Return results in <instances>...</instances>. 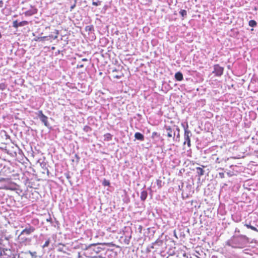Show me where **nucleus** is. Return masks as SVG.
I'll list each match as a JSON object with an SVG mask.
<instances>
[{"instance_id":"3c124183","label":"nucleus","mask_w":258,"mask_h":258,"mask_svg":"<svg viewBox=\"0 0 258 258\" xmlns=\"http://www.w3.org/2000/svg\"><path fill=\"white\" fill-rule=\"evenodd\" d=\"M216 156V155H212V158H213V160H214V159H215V157Z\"/></svg>"},{"instance_id":"a19ab883","label":"nucleus","mask_w":258,"mask_h":258,"mask_svg":"<svg viewBox=\"0 0 258 258\" xmlns=\"http://www.w3.org/2000/svg\"><path fill=\"white\" fill-rule=\"evenodd\" d=\"M240 230L239 229H238V228H236L235 229V231H234V234H240Z\"/></svg>"},{"instance_id":"6ab92c4d","label":"nucleus","mask_w":258,"mask_h":258,"mask_svg":"<svg viewBox=\"0 0 258 258\" xmlns=\"http://www.w3.org/2000/svg\"><path fill=\"white\" fill-rule=\"evenodd\" d=\"M37 9H32L31 10H28L24 13L26 16H31L37 13Z\"/></svg>"},{"instance_id":"09e8293b","label":"nucleus","mask_w":258,"mask_h":258,"mask_svg":"<svg viewBox=\"0 0 258 258\" xmlns=\"http://www.w3.org/2000/svg\"><path fill=\"white\" fill-rule=\"evenodd\" d=\"M46 221L48 222H51V217H49V219H46Z\"/></svg>"},{"instance_id":"13d9d810","label":"nucleus","mask_w":258,"mask_h":258,"mask_svg":"<svg viewBox=\"0 0 258 258\" xmlns=\"http://www.w3.org/2000/svg\"><path fill=\"white\" fill-rule=\"evenodd\" d=\"M102 74V73L101 72H100V73H99V75H101Z\"/></svg>"},{"instance_id":"de8ad7c7","label":"nucleus","mask_w":258,"mask_h":258,"mask_svg":"<svg viewBox=\"0 0 258 258\" xmlns=\"http://www.w3.org/2000/svg\"><path fill=\"white\" fill-rule=\"evenodd\" d=\"M227 174L228 175V176H231L233 175L232 174H231L230 172H227Z\"/></svg>"},{"instance_id":"4d7b16f0","label":"nucleus","mask_w":258,"mask_h":258,"mask_svg":"<svg viewBox=\"0 0 258 258\" xmlns=\"http://www.w3.org/2000/svg\"><path fill=\"white\" fill-rule=\"evenodd\" d=\"M139 229H140L141 230L142 229V226H140Z\"/></svg>"},{"instance_id":"1a4fd4ad","label":"nucleus","mask_w":258,"mask_h":258,"mask_svg":"<svg viewBox=\"0 0 258 258\" xmlns=\"http://www.w3.org/2000/svg\"><path fill=\"white\" fill-rule=\"evenodd\" d=\"M92 234L90 230L87 229L84 231L83 234L82 235V243L92 242Z\"/></svg>"},{"instance_id":"c03bdc74","label":"nucleus","mask_w":258,"mask_h":258,"mask_svg":"<svg viewBox=\"0 0 258 258\" xmlns=\"http://www.w3.org/2000/svg\"><path fill=\"white\" fill-rule=\"evenodd\" d=\"M131 238V236L128 237V239H126V238L125 239L124 241H125V243H126V244L129 243L130 240Z\"/></svg>"},{"instance_id":"4468645a","label":"nucleus","mask_w":258,"mask_h":258,"mask_svg":"<svg viewBox=\"0 0 258 258\" xmlns=\"http://www.w3.org/2000/svg\"><path fill=\"white\" fill-rule=\"evenodd\" d=\"M38 116L40 119L41 121L44 123L45 126H48V117L43 113L42 110H40L38 111Z\"/></svg>"},{"instance_id":"aec40b11","label":"nucleus","mask_w":258,"mask_h":258,"mask_svg":"<svg viewBox=\"0 0 258 258\" xmlns=\"http://www.w3.org/2000/svg\"><path fill=\"white\" fill-rule=\"evenodd\" d=\"M148 196V192L145 190H143L141 192L140 199L141 201L144 202L146 200Z\"/></svg>"},{"instance_id":"39448f33","label":"nucleus","mask_w":258,"mask_h":258,"mask_svg":"<svg viewBox=\"0 0 258 258\" xmlns=\"http://www.w3.org/2000/svg\"><path fill=\"white\" fill-rule=\"evenodd\" d=\"M35 230V228L32 226H29V227L26 228L25 229H23L22 232H21L20 234L18 236V239L20 240L22 242H24L27 241L28 239L27 238L23 237V235L24 234L26 235H30L32 233L34 232Z\"/></svg>"},{"instance_id":"c85d7f7f","label":"nucleus","mask_w":258,"mask_h":258,"mask_svg":"<svg viewBox=\"0 0 258 258\" xmlns=\"http://www.w3.org/2000/svg\"><path fill=\"white\" fill-rule=\"evenodd\" d=\"M104 140L105 141H110L112 140V135L110 133H106L104 135Z\"/></svg>"},{"instance_id":"7c9ffc66","label":"nucleus","mask_w":258,"mask_h":258,"mask_svg":"<svg viewBox=\"0 0 258 258\" xmlns=\"http://www.w3.org/2000/svg\"><path fill=\"white\" fill-rule=\"evenodd\" d=\"M163 243V240L158 238L154 242H153V245H158L159 246H161L162 245Z\"/></svg>"},{"instance_id":"a878e982","label":"nucleus","mask_w":258,"mask_h":258,"mask_svg":"<svg viewBox=\"0 0 258 258\" xmlns=\"http://www.w3.org/2000/svg\"><path fill=\"white\" fill-rule=\"evenodd\" d=\"M161 137L160 135L156 132H154L152 134L151 138L154 141H156V139H160Z\"/></svg>"},{"instance_id":"dca6fc26","label":"nucleus","mask_w":258,"mask_h":258,"mask_svg":"<svg viewBox=\"0 0 258 258\" xmlns=\"http://www.w3.org/2000/svg\"><path fill=\"white\" fill-rule=\"evenodd\" d=\"M51 36H43V37H38L35 38H34V40L35 41H49L50 40Z\"/></svg>"},{"instance_id":"f704fd0d","label":"nucleus","mask_w":258,"mask_h":258,"mask_svg":"<svg viewBox=\"0 0 258 258\" xmlns=\"http://www.w3.org/2000/svg\"><path fill=\"white\" fill-rule=\"evenodd\" d=\"M248 25L250 27H254L256 26L257 23L255 20H251L249 21Z\"/></svg>"},{"instance_id":"0eeeda50","label":"nucleus","mask_w":258,"mask_h":258,"mask_svg":"<svg viewBox=\"0 0 258 258\" xmlns=\"http://www.w3.org/2000/svg\"><path fill=\"white\" fill-rule=\"evenodd\" d=\"M182 125L183 127L184 130V144H187L188 147H190L191 146L190 144V137L191 136V133L188 130V126L187 123L186 125H184L183 123H182Z\"/></svg>"},{"instance_id":"423d86ee","label":"nucleus","mask_w":258,"mask_h":258,"mask_svg":"<svg viewBox=\"0 0 258 258\" xmlns=\"http://www.w3.org/2000/svg\"><path fill=\"white\" fill-rule=\"evenodd\" d=\"M165 131L163 135L166 136L168 138H172L173 141L174 142L175 132L177 130V126L173 125L172 126L165 125Z\"/></svg>"},{"instance_id":"ddd939ff","label":"nucleus","mask_w":258,"mask_h":258,"mask_svg":"<svg viewBox=\"0 0 258 258\" xmlns=\"http://www.w3.org/2000/svg\"><path fill=\"white\" fill-rule=\"evenodd\" d=\"M0 258H13V254L10 249L1 251Z\"/></svg>"},{"instance_id":"473e14b6","label":"nucleus","mask_w":258,"mask_h":258,"mask_svg":"<svg viewBox=\"0 0 258 258\" xmlns=\"http://www.w3.org/2000/svg\"><path fill=\"white\" fill-rule=\"evenodd\" d=\"M83 131L88 133V135H89V134L91 133L92 130L90 126L85 125L83 128Z\"/></svg>"},{"instance_id":"c756f323","label":"nucleus","mask_w":258,"mask_h":258,"mask_svg":"<svg viewBox=\"0 0 258 258\" xmlns=\"http://www.w3.org/2000/svg\"><path fill=\"white\" fill-rule=\"evenodd\" d=\"M227 160V159H224L223 158H221L217 157L215 159V162L216 163H219V164L222 163H226Z\"/></svg>"},{"instance_id":"052dcab7","label":"nucleus","mask_w":258,"mask_h":258,"mask_svg":"<svg viewBox=\"0 0 258 258\" xmlns=\"http://www.w3.org/2000/svg\"><path fill=\"white\" fill-rule=\"evenodd\" d=\"M2 37V35L0 33V38Z\"/></svg>"},{"instance_id":"e2e57ef3","label":"nucleus","mask_w":258,"mask_h":258,"mask_svg":"<svg viewBox=\"0 0 258 258\" xmlns=\"http://www.w3.org/2000/svg\"><path fill=\"white\" fill-rule=\"evenodd\" d=\"M255 226H256L257 227H258V225H256H256H255Z\"/></svg>"},{"instance_id":"9b49d317","label":"nucleus","mask_w":258,"mask_h":258,"mask_svg":"<svg viewBox=\"0 0 258 258\" xmlns=\"http://www.w3.org/2000/svg\"><path fill=\"white\" fill-rule=\"evenodd\" d=\"M214 71L212 72L216 76L220 77L223 74L224 68L219 66L218 64H214L213 66Z\"/></svg>"},{"instance_id":"f257e3e1","label":"nucleus","mask_w":258,"mask_h":258,"mask_svg":"<svg viewBox=\"0 0 258 258\" xmlns=\"http://www.w3.org/2000/svg\"><path fill=\"white\" fill-rule=\"evenodd\" d=\"M249 239L245 235L234 234L225 242L226 245L233 248L242 249L245 247L249 243Z\"/></svg>"},{"instance_id":"ea45409f","label":"nucleus","mask_w":258,"mask_h":258,"mask_svg":"<svg viewBox=\"0 0 258 258\" xmlns=\"http://www.w3.org/2000/svg\"><path fill=\"white\" fill-rule=\"evenodd\" d=\"M219 177L221 178H223L225 177V174L224 172H219Z\"/></svg>"},{"instance_id":"864d4df0","label":"nucleus","mask_w":258,"mask_h":258,"mask_svg":"<svg viewBox=\"0 0 258 258\" xmlns=\"http://www.w3.org/2000/svg\"><path fill=\"white\" fill-rule=\"evenodd\" d=\"M218 170H222L223 171L224 170V169L222 168H218Z\"/></svg>"},{"instance_id":"20e7f679","label":"nucleus","mask_w":258,"mask_h":258,"mask_svg":"<svg viewBox=\"0 0 258 258\" xmlns=\"http://www.w3.org/2000/svg\"><path fill=\"white\" fill-rule=\"evenodd\" d=\"M111 243H94V250L95 252V257L97 256V254H101L104 251L107 246L112 245Z\"/></svg>"},{"instance_id":"a18cd8bd","label":"nucleus","mask_w":258,"mask_h":258,"mask_svg":"<svg viewBox=\"0 0 258 258\" xmlns=\"http://www.w3.org/2000/svg\"><path fill=\"white\" fill-rule=\"evenodd\" d=\"M4 2L3 1H0V8H2L3 7Z\"/></svg>"},{"instance_id":"f03ea898","label":"nucleus","mask_w":258,"mask_h":258,"mask_svg":"<svg viewBox=\"0 0 258 258\" xmlns=\"http://www.w3.org/2000/svg\"><path fill=\"white\" fill-rule=\"evenodd\" d=\"M87 53V57L82 58V80H91L90 72L92 70L93 64L91 63L92 55L90 52H83Z\"/></svg>"},{"instance_id":"bf43d9fd","label":"nucleus","mask_w":258,"mask_h":258,"mask_svg":"<svg viewBox=\"0 0 258 258\" xmlns=\"http://www.w3.org/2000/svg\"><path fill=\"white\" fill-rule=\"evenodd\" d=\"M54 48H55L54 47H52V49H54Z\"/></svg>"},{"instance_id":"c9c22d12","label":"nucleus","mask_w":258,"mask_h":258,"mask_svg":"<svg viewBox=\"0 0 258 258\" xmlns=\"http://www.w3.org/2000/svg\"><path fill=\"white\" fill-rule=\"evenodd\" d=\"M102 184L104 186H110V181L106 179H103Z\"/></svg>"},{"instance_id":"cd10ccee","label":"nucleus","mask_w":258,"mask_h":258,"mask_svg":"<svg viewBox=\"0 0 258 258\" xmlns=\"http://www.w3.org/2000/svg\"><path fill=\"white\" fill-rule=\"evenodd\" d=\"M57 251L60 252H65V245L64 244L59 243L57 245Z\"/></svg>"},{"instance_id":"7ed1b4c3","label":"nucleus","mask_w":258,"mask_h":258,"mask_svg":"<svg viewBox=\"0 0 258 258\" xmlns=\"http://www.w3.org/2000/svg\"><path fill=\"white\" fill-rule=\"evenodd\" d=\"M82 254H83L86 257H95L94 243H82Z\"/></svg>"},{"instance_id":"8fccbe9b","label":"nucleus","mask_w":258,"mask_h":258,"mask_svg":"<svg viewBox=\"0 0 258 258\" xmlns=\"http://www.w3.org/2000/svg\"><path fill=\"white\" fill-rule=\"evenodd\" d=\"M155 245H153V243H152V245L150 246V247H151V248L154 249V246H155Z\"/></svg>"},{"instance_id":"b1692460","label":"nucleus","mask_w":258,"mask_h":258,"mask_svg":"<svg viewBox=\"0 0 258 258\" xmlns=\"http://www.w3.org/2000/svg\"><path fill=\"white\" fill-rule=\"evenodd\" d=\"M232 219L233 221L236 223H238L241 221V216L237 214H234L232 215Z\"/></svg>"},{"instance_id":"2f4dec72","label":"nucleus","mask_w":258,"mask_h":258,"mask_svg":"<svg viewBox=\"0 0 258 258\" xmlns=\"http://www.w3.org/2000/svg\"><path fill=\"white\" fill-rule=\"evenodd\" d=\"M179 14L181 15V16L184 19V18H186L187 16V11L185 10H180V11L179 12Z\"/></svg>"},{"instance_id":"72a5a7b5","label":"nucleus","mask_w":258,"mask_h":258,"mask_svg":"<svg viewBox=\"0 0 258 258\" xmlns=\"http://www.w3.org/2000/svg\"><path fill=\"white\" fill-rule=\"evenodd\" d=\"M156 183L158 188H161L164 184V182H162V181L159 179H157Z\"/></svg>"},{"instance_id":"5fc2aeb1","label":"nucleus","mask_w":258,"mask_h":258,"mask_svg":"<svg viewBox=\"0 0 258 258\" xmlns=\"http://www.w3.org/2000/svg\"><path fill=\"white\" fill-rule=\"evenodd\" d=\"M106 8H107V6H105L104 7V10H106Z\"/></svg>"},{"instance_id":"680f3d73","label":"nucleus","mask_w":258,"mask_h":258,"mask_svg":"<svg viewBox=\"0 0 258 258\" xmlns=\"http://www.w3.org/2000/svg\"><path fill=\"white\" fill-rule=\"evenodd\" d=\"M84 2L85 3H86V1L85 0V1H84Z\"/></svg>"},{"instance_id":"393cba45","label":"nucleus","mask_w":258,"mask_h":258,"mask_svg":"<svg viewBox=\"0 0 258 258\" xmlns=\"http://www.w3.org/2000/svg\"><path fill=\"white\" fill-rule=\"evenodd\" d=\"M244 226H246L247 228H249L254 231L258 232V229L255 226L252 225L250 222L248 224L245 223Z\"/></svg>"},{"instance_id":"4c0bfd02","label":"nucleus","mask_w":258,"mask_h":258,"mask_svg":"<svg viewBox=\"0 0 258 258\" xmlns=\"http://www.w3.org/2000/svg\"><path fill=\"white\" fill-rule=\"evenodd\" d=\"M7 88V85L5 83L0 84V90H4Z\"/></svg>"},{"instance_id":"603ef678","label":"nucleus","mask_w":258,"mask_h":258,"mask_svg":"<svg viewBox=\"0 0 258 258\" xmlns=\"http://www.w3.org/2000/svg\"><path fill=\"white\" fill-rule=\"evenodd\" d=\"M191 185H190L189 184H188L186 185V187H191Z\"/></svg>"},{"instance_id":"e433bc0d","label":"nucleus","mask_w":258,"mask_h":258,"mask_svg":"<svg viewBox=\"0 0 258 258\" xmlns=\"http://www.w3.org/2000/svg\"><path fill=\"white\" fill-rule=\"evenodd\" d=\"M101 2L99 0H92V4L94 6H99L101 5Z\"/></svg>"},{"instance_id":"4be33fe9","label":"nucleus","mask_w":258,"mask_h":258,"mask_svg":"<svg viewBox=\"0 0 258 258\" xmlns=\"http://www.w3.org/2000/svg\"><path fill=\"white\" fill-rule=\"evenodd\" d=\"M175 79L177 81H181L183 80V75L181 72H178L175 73L174 76Z\"/></svg>"},{"instance_id":"9d476101","label":"nucleus","mask_w":258,"mask_h":258,"mask_svg":"<svg viewBox=\"0 0 258 258\" xmlns=\"http://www.w3.org/2000/svg\"><path fill=\"white\" fill-rule=\"evenodd\" d=\"M85 81L86 83L82 82V93L88 95L91 92L92 89L90 87V84L88 81Z\"/></svg>"},{"instance_id":"6e6d98bb","label":"nucleus","mask_w":258,"mask_h":258,"mask_svg":"<svg viewBox=\"0 0 258 258\" xmlns=\"http://www.w3.org/2000/svg\"><path fill=\"white\" fill-rule=\"evenodd\" d=\"M148 189H149V190H151V187H149V188H148Z\"/></svg>"},{"instance_id":"79ce46f5","label":"nucleus","mask_w":258,"mask_h":258,"mask_svg":"<svg viewBox=\"0 0 258 258\" xmlns=\"http://www.w3.org/2000/svg\"><path fill=\"white\" fill-rule=\"evenodd\" d=\"M113 77L116 79H120L121 77V75L114 74Z\"/></svg>"},{"instance_id":"58836bf2","label":"nucleus","mask_w":258,"mask_h":258,"mask_svg":"<svg viewBox=\"0 0 258 258\" xmlns=\"http://www.w3.org/2000/svg\"><path fill=\"white\" fill-rule=\"evenodd\" d=\"M49 243H50V239H47V240L45 241V243H44V245L42 246V247H43V248H44V247H47V246L49 245Z\"/></svg>"},{"instance_id":"6e6552de","label":"nucleus","mask_w":258,"mask_h":258,"mask_svg":"<svg viewBox=\"0 0 258 258\" xmlns=\"http://www.w3.org/2000/svg\"><path fill=\"white\" fill-rule=\"evenodd\" d=\"M116 255L115 252L106 247L105 250L103 251L101 255L98 256L101 258H115Z\"/></svg>"},{"instance_id":"5701e85b","label":"nucleus","mask_w":258,"mask_h":258,"mask_svg":"<svg viewBox=\"0 0 258 258\" xmlns=\"http://www.w3.org/2000/svg\"><path fill=\"white\" fill-rule=\"evenodd\" d=\"M196 173L199 176H201L204 175L205 173V171L204 170L203 168L198 167L196 168Z\"/></svg>"},{"instance_id":"a211bd4d","label":"nucleus","mask_w":258,"mask_h":258,"mask_svg":"<svg viewBox=\"0 0 258 258\" xmlns=\"http://www.w3.org/2000/svg\"><path fill=\"white\" fill-rule=\"evenodd\" d=\"M135 138L136 140H139L140 141H143L145 140L144 136L139 132H137L135 133Z\"/></svg>"},{"instance_id":"2eb2a0df","label":"nucleus","mask_w":258,"mask_h":258,"mask_svg":"<svg viewBox=\"0 0 258 258\" xmlns=\"http://www.w3.org/2000/svg\"><path fill=\"white\" fill-rule=\"evenodd\" d=\"M29 23L27 21H23L19 23L17 20H15L13 22V26L17 29L19 27L26 26Z\"/></svg>"},{"instance_id":"f8f14e48","label":"nucleus","mask_w":258,"mask_h":258,"mask_svg":"<svg viewBox=\"0 0 258 258\" xmlns=\"http://www.w3.org/2000/svg\"><path fill=\"white\" fill-rule=\"evenodd\" d=\"M11 178H2L0 179V188L8 189Z\"/></svg>"},{"instance_id":"412c9836","label":"nucleus","mask_w":258,"mask_h":258,"mask_svg":"<svg viewBox=\"0 0 258 258\" xmlns=\"http://www.w3.org/2000/svg\"><path fill=\"white\" fill-rule=\"evenodd\" d=\"M107 72L108 74L110 73H118L119 72V69H117L114 67H112L111 66H108V69L107 70Z\"/></svg>"},{"instance_id":"f3484780","label":"nucleus","mask_w":258,"mask_h":258,"mask_svg":"<svg viewBox=\"0 0 258 258\" xmlns=\"http://www.w3.org/2000/svg\"><path fill=\"white\" fill-rule=\"evenodd\" d=\"M176 130L175 132L174 142L178 143L180 141V129L177 126Z\"/></svg>"},{"instance_id":"bb28decb","label":"nucleus","mask_w":258,"mask_h":258,"mask_svg":"<svg viewBox=\"0 0 258 258\" xmlns=\"http://www.w3.org/2000/svg\"><path fill=\"white\" fill-rule=\"evenodd\" d=\"M85 31L88 32V34L92 33L94 31V27L93 25L86 26L85 27Z\"/></svg>"},{"instance_id":"37998d69","label":"nucleus","mask_w":258,"mask_h":258,"mask_svg":"<svg viewBox=\"0 0 258 258\" xmlns=\"http://www.w3.org/2000/svg\"><path fill=\"white\" fill-rule=\"evenodd\" d=\"M87 51H86V52ZM83 52H86V51H82V58L87 57V53L86 54H84V53H83Z\"/></svg>"},{"instance_id":"49530a36","label":"nucleus","mask_w":258,"mask_h":258,"mask_svg":"<svg viewBox=\"0 0 258 258\" xmlns=\"http://www.w3.org/2000/svg\"><path fill=\"white\" fill-rule=\"evenodd\" d=\"M183 183L182 182L181 184V185H179V189L181 190L182 188H183Z\"/></svg>"}]
</instances>
